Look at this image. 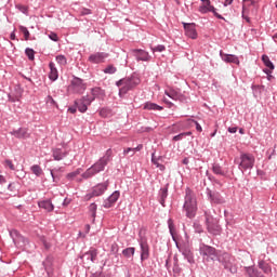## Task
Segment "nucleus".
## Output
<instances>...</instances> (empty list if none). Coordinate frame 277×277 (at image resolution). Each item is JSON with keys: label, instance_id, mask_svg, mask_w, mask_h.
Instances as JSON below:
<instances>
[{"label": "nucleus", "instance_id": "obj_50", "mask_svg": "<svg viewBox=\"0 0 277 277\" xmlns=\"http://www.w3.org/2000/svg\"><path fill=\"white\" fill-rule=\"evenodd\" d=\"M199 12L202 13V14H206V13L211 12V11L207 6L200 5Z\"/></svg>", "mask_w": 277, "mask_h": 277}, {"label": "nucleus", "instance_id": "obj_47", "mask_svg": "<svg viewBox=\"0 0 277 277\" xmlns=\"http://www.w3.org/2000/svg\"><path fill=\"white\" fill-rule=\"evenodd\" d=\"M151 51L154 53L156 52L162 53L163 51H166V45H156V48H151Z\"/></svg>", "mask_w": 277, "mask_h": 277}, {"label": "nucleus", "instance_id": "obj_36", "mask_svg": "<svg viewBox=\"0 0 277 277\" xmlns=\"http://www.w3.org/2000/svg\"><path fill=\"white\" fill-rule=\"evenodd\" d=\"M187 135H192V132H183L173 136V142H181V140H183V137H187Z\"/></svg>", "mask_w": 277, "mask_h": 277}, {"label": "nucleus", "instance_id": "obj_49", "mask_svg": "<svg viewBox=\"0 0 277 277\" xmlns=\"http://www.w3.org/2000/svg\"><path fill=\"white\" fill-rule=\"evenodd\" d=\"M49 37H50V39H51L52 41H54V42H57V41H58V36H57V34H55V32H51V34L49 35Z\"/></svg>", "mask_w": 277, "mask_h": 277}, {"label": "nucleus", "instance_id": "obj_28", "mask_svg": "<svg viewBox=\"0 0 277 277\" xmlns=\"http://www.w3.org/2000/svg\"><path fill=\"white\" fill-rule=\"evenodd\" d=\"M202 5L207 6L214 14V16L217 17L219 19H224V17L221 14L215 12V9L213 5H211L210 0H209V4H208V2H203Z\"/></svg>", "mask_w": 277, "mask_h": 277}, {"label": "nucleus", "instance_id": "obj_31", "mask_svg": "<svg viewBox=\"0 0 277 277\" xmlns=\"http://www.w3.org/2000/svg\"><path fill=\"white\" fill-rule=\"evenodd\" d=\"M164 93H166V95H168L169 97H171L174 101L181 100V94H179L177 91L170 90V91H166Z\"/></svg>", "mask_w": 277, "mask_h": 277}, {"label": "nucleus", "instance_id": "obj_48", "mask_svg": "<svg viewBox=\"0 0 277 277\" xmlns=\"http://www.w3.org/2000/svg\"><path fill=\"white\" fill-rule=\"evenodd\" d=\"M115 203H113V201L108 198L106 200H104V208L106 209H110L111 207H114Z\"/></svg>", "mask_w": 277, "mask_h": 277}, {"label": "nucleus", "instance_id": "obj_60", "mask_svg": "<svg viewBox=\"0 0 277 277\" xmlns=\"http://www.w3.org/2000/svg\"><path fill=\"white\" fill-rule=\"evenodd\" d=\"M21 11H22L23 13H25V12H27V8H26V6H22Z\"/></svg>", "mask_w": 277, "mask_h": 277}, {"label": "nucleus", "instance_id": "obj_6", "mask_svg": "<svg viewBox=\"0 0 277 277\" xmlns=\"http://www.w3.org/2000/svg\"><path fill=\"white\" fill-rule=\"evenodd\" d=\"M219 262H221L226 269H229L232 273H236L237 268L234 267L235 259L230 256L228 253H224L223 255H219L217 259Z\"/></svg>", "mask_w": 277, "mask_h": 277}, {"label": "nucleus", "instance_id": "obj_40", "mask_svg": "<svg viewBox=\"0 0 277 277\" xmlns=\"http://www.w3.org/2000/svg\"><path fill=\"white\" fill-rule=\"evenodd\" d=\"M19 30L24 35L25 40L26 41L29 40V36H30L29 29H27V27L25 26H19Z\"/></svg>", "mask_w": 277, "mask_h": 277}, {"label": "nucleus", "instance_id": "obj_10", "mask_svg": "<svg viewBox=\"0 0 277 277\" xmlns=\"http://www.w3.org/2000/svg\"><path fill=\"white\" fill-rule=\"evenodd\" d=\"M107 57L108 54H105V52H96L95 54H91L89 61L93 64H100L104 63Z\"/></svg>", "mask_w": 277, "mask_h": 277}, {"label": "nucleus", "instance_id": "obj_5", "mask_svg": "<svg viewBox=\"0 0 277 277\" xmlns=\"http://www.w3.org/2000/svg\"><path fill=\"white\" fill-rule=\"evenodd\" d=\"M108 186H109L108 182H104V183H100V184L95 185L93 187V193L88 194L85 196V199L91 200L93 197L102 196L107 190Z\"/></svg>", "mask_w": 277, "mask_h": 277}, {"label": "nucleus", "instance_id": "obj_7", "mask_svg": "<svg viewBox=\"0 0 277 277\" xmlns=\"http://www.w3.org/2000/svg\"><path fill=\"white\" fill-rule=\"evenodd\" d=\"M69 90L74 93L82 94L87 90V85L80 78H74L69 85Z\"/></svg>", "mask_w": 277, "mask_h": 277}, {"label": "nucleus", "instance_id": "obj_64", "mask_svg": "<svg viewBox=\"0 0 277 277\" xmlns=\"http://www.w3.org/2000/svg\"><path fill=\"white\" fill-rule=\"evenodd\" d=\"M111 249H113V251H115V249H117V245L111 246Z\"/></svg>", "mask_w": 277, "mask_h": 277}, {"label": "nucleus", "instance_id": "obj_38", "mask_svg": "<svg viewBox=\"0 0 277 277\" xmlns=\"http://www.w3.org/2000/svg\"><path fill=\"white\" fill-rule=\"evenodd\" d=\"M120 197V192L119 190H115L109 197L108 199H110V202L116 203L118 201Z\"/></svg>", "mask_w": 277, "mask_h": 277}, {"label": "nucleus", "instance_id": "obj_33", "mask_svg": "<svg viewBox=\"0 0 277 277\" xmlns=\"http://www.w3.org/2000/svg\"><path fill=\"white\" fill-rule=\"evenodd\" d=\"M134 253H135V248H127V249L122 250V255L124 258H131L134 255Z\"/></svg>", "mask_w": 277, "mask_h": 277}, {"label": "nucleus", "instance_id": "obj_23", "mask_svg": "<svg viewBox=\"0 0 277 277\" xmlns=\"http://www.w3.org/2000/svg\"><path fill=\"white\" fill-rule=\"evenodd\" d=\"M224 61L226 63L240 64L238 56H235L234 54H226V56H224Z\"/></svg>", "mask_w": 277, "mask_h": 277}, {"label": "nucleus", "instance_id": "obj_43", "mask_svg": "<svg viewBox=\"0 0 277 277\" xmlns=\"http://www.w3.org/2000/svg\"><path fill=\"white\" fill-rule=\"evenodd\" d=\"M47 105L50 107H58L57 103L53 100L52 96H48L47 97Z\"/></svg>", "mask_w": 277, "mask_h": 277}, {"label": "nucleus", "instance_id": "obj_21", "mask_svg": "<svg viewBox=\"0 0 277 277\" xmlns=\"http://www.w3.org/2000/svg\"><path fill=\"white\" fill-rule=\"evenodd\" d=\"M208 230L213 235V236H219L221 228L220 225H217V223H210V221H208Z\"/></svg>", "mask_w": 277, "mask_h": 277}, {"label": "nucleus", "instance_id": "obj_25", "mask_svg": "<svg viewBox=\"0 0 277 277\" xmlns=\"http://www.w3.org/2000/svg\"><path fill=\"white\" fill-rule=\"evenodd\" d=\"M151 163L156 166V168H158L161 172L166 171V166L159 162V159L155 157V154L151 155Z\"/></svg>", "mask_w": 277, "mask_h": 277}, {"label": "nucleus", "instance_id": "obj_9", "mask_svg": "<svg viewBox=\"0 0 277 277\" xmlns=\"http://www.w3.org/2000/svg\"><path fill=\"white\" fill-rule=\"evenodd\" d=\"M116 85L119 87V95L126 94L128 91L132 90L130 85V78L121 79L116 82Z\"/></svg>", "mask_w": 277, "mask_h": 277}, {"label": "nucleus", "instance_id": "obj_24", "mask_svg": "<svg viewBox=\"0 0 277 277\" xmlns=\"http://www.w3.org/2000/svg\"><path fill=\"white\" fill-rule=\"evenodd\" d=\"M168 226L173 240L176 241L175 225L172 219H169Z\"/></svg>", "mask_w": 277, "mask_h": 277}, {"label": "nucleus", "instance_id": "obj_55", "mask_svg": "<svg viewBox=\"0 0 277 277\" xmlns=\"http://www.w3.org/2000/svg\"><path fill=\"white\" fill-rule=\"evenodd\" d=\"M196 129H197V131H199V132L202 131V128H201V126H200L198 122H196Z\"/></svg>", "mask_w": 277, "mask_h": 277}, {"label": "nucleus", "instance_id": "obj_11", "mask_svg": "<svg viewBox=\"0 0 277 277\" xmlns=\"http://www.w3.org/2000/svg\"><path fill=\"white\" fill-rule=\"evenodd\" d=\"M132 53L137 61H142V62L150 61L149 53L145 52V50H132Z\"/></svg>", "mask_w": 277, "mask_h": 277}, {"label": "nucleus", "instance_id": "obj_37", "mask_svg": "<svg viewBox=\"0 0 277 277\" xmlns=\"http://www.w3.org/2000/svg\"><path fill=\"white\" fill-rule=\"evenodd\" d=\"M129 83H130V87H131V90H132L141 83V80H140V78L132 77V78L129 79Z\"/></svg>", "mask_w": 277, "mask_h": 277}, {"label": "nucleus", "instance_id": "obj_42", "mask_svg": "<svg viewBox=\"0 0 277 277\" xmlns=\"http://www.w3.org/2000/svg\"><path fill=\"white\" fill-rule=\"evenodd\" d=\"M56 62L62 65L65 66L67 64V58L66 56H63L62 54L60 56H56Z\"/></svg>", "mask_w": 277, "mask_h": 277}, {"label": "nucleus", "instance_id": "obj_14", "mask_svg": "<svg viewBox=\"0 0 277 277\" xmlns=\"http://www.w3.org/2000/svg\"><path fill=\"white\" fill-rule=\"evenodd\" d=\"M262 62H264V66H266V68L268 69H264V72L266 75H268V78H272L271 74L273 72V70L275 69L274 64L271 62L269 57L266 56V54H264L262 56Z\"/></svg>", "mask_w": 277, "mask_h": 277}, {"label": "nucleus", "instance_id": "obj_58", "mask_svg": "<svg viewBox=\"0 0 277 277\" xmlns=\"http://www.w3.org/2000/svg\"><path fill=\"white\" fill-rule=\"evenodd\" d=\"M5 182V177L3 175H0V183H4Z\"/></svg>", "mask_w": 277, "mask_h": 277}, {"label": "nucleus", "instance_id": "obj_30", "mask_svg": "<svg viewBox=\"0 0 277 277\" xmlns=\"http://www.w3.org/2000/svg\"><path fill=\"white\" fill-rule=\"evenodd\" d=\"M247 274H248V277H263V275L259 271L254 269L253 267L247 268Z\"/></svg>", "mask_w": 277, "mask_h": 277}, {"label": "nucleus", "instance_id": "obj_19", "mask_svg": "<svg viewBox=\"0 0 277 277\" xmlns=\"http://www.w3.org/2000/svg\"><path fill=\"white\" fill-rule=\"evenodd\" d=\"M38 206L47 212H52L54 210V206L52 205L51 200L39 201Z\"/></svg>", "mask_w": 277, "mask_h": 277}, {"label": "nucleus", "instance_id": "obj_34", "mask_svg": "<svg viewBox=\"0 0 277 277\" xmlns=\"http://www.w3.org/2000/svg\"><path fill=\"white\" fill-rule=\"evenodd\" d=\"M31 171H32V173H34L36 176H38V177L43 174L42 169H41L40 166H38V164H34V166L31 167Z\"/></svg>", "mask_w": 277, "mask_h": 277}, {"label": "nucleus", "instance_id": "obj_8", "mask_svg": "<svg viewBox=\"0 0 277 277\" xmlns=\"http://www.w3.org/2000/svg\"><path fill=\"white\" fill-rule=\"evenodd\" d=\"M185 29V36L195 40L198 37V34L196 31V24L195 23H182Z\"/></svg>", "mask_w": 277, "mask_h": 277}, {"label": "nucleus", "instance_id": "obj_52", "mask_svg": "<svg viewBox=\"0 0 277 277\" xmlns=\"http://www.w3.org/2000/svg\"><path fill=\"white\" fill-rule=\"evenodd\" d=\"M107 110L106 109H102V110H100V116H102V117H106L107 116Z\"/></svg>", "mask_w": 277, "mask_h": 277}, {"label": "nucleus", "instance_id": "obj_15", "mask_svg": "<svg viewBox=\"0 0 277 277\" xmlns=\"http://www.w3.org/2000/svg\"><path fill=\"white\" fill-rule=\"evenodd\" d=\"M92 96L87 95L88 104H91L95 98L103 97L105 92L101 88H94L91 90Z\"/></svg>", "mask_w": 277, "mask_h": 277}, {"label": "nucleus", "instance_id": "obj_57", "mask_svg": "<svg viewBox=\"0 0 277 277\" xmlns=\"http://www.w3.org/2000/svg\"><path fill=\"white\" fill-rule=\"evenodd\" d=\"M89 14H91L90 10H89V9H85V10L83 11V15H89Z\"/></svg>", "mask_w": 277, "mask_h": 277}, {"label": "nucleus", "instance_id": "obj_53", "mask_svg": "<svg viewBox=\"0 0 277 277\" xmlns=\"http://www.w3.org/2000/svg\"><path fill=\"white\" fill-rule=\"evenodd\" d=\"M228 132L229 133H236L237 132V128H228Z\"/></svg>", "mask_w": 277, "mask_h": 277}, {"label": "nucleus", "instance_id": "obj_3", "mask_svg": "<svg viewBox=\"0 0 277 277\" xmlns=\"http://www.w3.org/2000/svg\"><path fill=\"white\" fill-rule=\"evenodd\" d=\"M235 162L238 163L239 170L247 171L252 170L255 163V157L252 154L241 153L240 158H236Z\"/></svg>", "mask_w": 277, "mask_h": 277}, {"label": "nucleus", "instance_id": "obj_32", "mask_svg": "<svg viewBox=\"0 0 277 277\" xmlns=\"http://www.w3.org/2000/svg\"><path fill=\"white\" fill-rule=\"evenodd\" d=\"M83 172L81 168H78L76 171L70 172L67 174V180L72 181L75 180L78 175H80Z\"/></svg>", "mask_w": 277, "mask_h": 277}, {"label": "nucleus", "instance_id": "obj_13", "mask_svg": "<svg viewBox=\"0 0 277 277\" xmlns=\"http://www.w3.org/2000/svg\"><path fill=\"white\" fill-rule=\"evenodd\" d=\"M11 135H14L17 140H27L30 136L29 132L25 128L12 131Z\"/></svg>", "mask_w": 277, "mask_h": 277}, {"label": "nucleus", "instance_id": "obj_17", "mask_svg": "<svg viewBox=\"0 0 277 277\" xmlns=\"http://www.w3.org/2000/svg\"><path fill=\"white\" fill-rule=\"evenodd\" d=\"M97 254H98L97 250L92 248V249H91L89 252H87L81 259H82L83 261H87V262L91 261V262L93 263V262L96 261Z\"/></svg>", "mask_w": 277, "mask_h": 277}, {"label": "nucleus", "instance_id": "obj_41", "mask_svg": "<svg viewBox=\"0 0 277 277\" xmlns=\"http://www.w3.org/2000/svg\"><path fill=\"white\" fill-rule=\"evenodd\" d=\"M117 72V68L114 65H109L106 69H104V74L114 75Z\"/></svg>", "mask_w": 277, "mask_h": 277}, {"label": "nucleus", "instance_id": "obj_59", "mask_svg": "<svg viewBox=\"0 0 277 277\" xmlns=\"http://www.w3.org/2000/svg\"><path fill=\"white\" fill-rule=\"evenodd\" d=\"M43 245H44V247H45L47 249H49V248H50V245H49V243H47V241H45V240H43Z\"/></svg>", "mask_w": 277, "mask_h": 277}, {"label": "nucleus", "instance_id": "obj_35", "mask_svg": "<svg viewBox=\"0 0 277 277\" xmlns=\"http://www.w3.org/2000/svg\"><path fill=\"white\" fill-rule=\"evenodd\" d=\"M89 211L92 214L93 221H95L96 217V211H97V205L95 202H92L89 207Z\"/></svg>", "mask_w": 277, "mask_h": 277}, {"label": "nucleus", "instance_id": "obj_16", "mask_svg": "<svg viewBox=\"0 0 277 277\" xmlns=\"http://www.w3.org/2000/svg\"><path fill=\"white\" fill-rule=\"evenodd\" d=\"M209 198L212 203L223 205L225 202L224 198L217 192L209 190Z\"/></svg>", "mask_w": 277, "mask_h": 277}, {"label": "nucleus", "instance_id": "obj_63", "mask_svg": "<svg viewBox=\"0 0 277 277\" xmlns=\"http://www.w3.org/2000/svg\"><path fill=\"white\" fill-rule=\"evenodd\" d=\"M202 3H208L209 5V0H201Z\"/></svg>", "mask_w": 277, "mask_h": 277}, {"label": "nucleus", "instance_id": "obj_46", "mask_svg": "<svg viewBox=\"0 0 277 277\" xmlns=\"http://www.w3.org/2000/svg\"><path fill=\"white\" fill-rule=\"evenodd\" d=\"M4 164H5V167H8L11 171L16 170V168L14 167L13 161L10 160V159H6V160L4 161Z\"/></svg>", "mask_w": 277, "mask_h": 277}, {"label": "nucleus", "instance_id": "obj_26", "mask_svg": "<svg viewBox=\"0 0 277 277\" xmlns=\"http://www.w3.org/2000/svg\"><path fill=\"white\" fill-rule=\"evenodd\" d=\"M259 266L264 273L269 274L272 273V267L263 260H260Z\"/></svg>", "mask_w": 277, "mask_h": 277}, {"label": "nucleus", "instance_id": "obj_45", "mask_svg": "<svg viewBox=\"0 0 277 277\" xmlns=\"http://www.w3.org/2000/svg\"><path fill=\"white\" fill-rule=\"evenodd\" d=\"M167 197H168V188H162L161 189V205H164Z\"/></svg>", "mask_w": 277, "mask_h": 277}, {"label": "nucleus", "instance_id": "obj_1", "mask_svg": "<svg viewBox=\"0 0 277 277\" xmlns=\"http://www.w3.org/2000/svg\"><path fill=\"white\" fill-rule=\"evenodd\" d=\"M183 211L186 214V217L194 219L197 212V200L194 195V192L189 188H186V194L184 197Z\"/></svg>", "mask_w": 277, "mask_h": 277}, {"label": "nucleus", "instance_id": "obj_54", "mask_svg": "<svg viewBox=\"0 0 277 277\" xmlns=\"http://www.w3.org/2000/svg\"><path fill=\"white\" fill-rule=\"evenodd\" d=\"M234 0H225L224 6H228L233 3Z\"/></svg>", "mask_w": 277, "mask_h": 277}, {"label": "nucleus", "instance_id": "obj_61", "mask_svg": "<svg viewBox=\"0 0 277 277\" xmlns=\"http://www.w3.org/2000/svg\"><path fill=\"white\" fill-rule=\"evenodd\" d=\"M69 111L75 114L77 110L75 108H69Z\"/></svg>", "mask_w": 277, "mask_h": 277}, {"label": "nucleus", "instance_id": "obj_51", "mask_svg": "<svg viewBox=\"0 0 277 277\" xmlns=\"http://www.w3.org/2000/svg\"><path fill=\"white\" fill-rule=\"evenodd\" d=\"M91 277H106V276L102 273H95Z\"/></svg>", "mask_w": 277, "mask_h": 277}, {"label": "nucleus", "instance_id": "obj_12", "mask_svg": "<svg viewBox=\"0 0 277 277\" xmlns=\"http://www.w3.org/2000/svg\"><path fill=\"white\" fill-rule=\"evenodd\" d=\"M140 247H141V261L148 260L150 255L148 243L146 241H141Z\"/></svg>", "mask_w": 277, "mask_h": 277}, {"label": "nucleus", "instance_id": "obj_62", "mask_svg": "<svg viewBox=\"0 0 277 277\" xmlns=\"http://www.w3.org/2000/svg\"><path fill=\"white\" fill-rule=\"evenodd\" d=\"M189 162V160H187V158H185L184 160H183V163L184 164H187Z\"/></svg>", "mask_w": 277, "mask_h": 277}, {"label": "nucleus", "instance_id": "obj_39", "mask_svg": "<svg viewBox=\"0 0 277 277\" xmlns=\"http://www.w3.org/2000/svg\"><path fill=\"white\" fill-rule=\"evenodd\" d=\"M212 171L216 175H222V176L224 175V171L221 169L220 164L214 163Z\"/></svg>", "mask_w": 277, "mask_h": 277}, {"label": "nucleus", "instance_id": "obj_22", "mask_svg": "<svg viewBox=\"0 0 277 277\" xmlns=\"http://www.w3.org/2000/svg\"><path fill=\"white\" fill-rule=\"evenodd\" d=\"M49 67H50V75H49V78L52 80V81H55V80H57V78H58V71H57V69L55 68V65H54V63H50L49 64Z\"/></svg>", "mask_w": 277, "mask_h": 277}, {"label": "nucleus", "instance_id": "obj_20", "mask_svg": "<svg viewBox=\"0 0 277 277\" xmlns=\"http://www.w3.org/2000/svg\"><path fill=\"white\" fill-rule=\"evenodd\" d=\"M142 149H143V145H142V144L137 145V146L134 147V148L128 147V148L123 149V157L129 156L130 153H131V157H134V155H135L137 151H141Z\"/></svg>", "mask_w": 277, "mask_h": 277}, {"label": "nucleus", "instance_id": "obj_4", "mask_svg": "<svg viewBox=\"0 0 277 277\" xmlns=\"http://www.w3.org/2000/svg\"><path fill=\"white\" fill-rule=\"evenodd\" d=\"M200 253L203 258L207 256L206 258L207 261H210V260L215 261V260H219V258H220L219 252L214 248L206 246V245H202L200 247Z\"/></svg>", "mask_w": 277, "mask_h": 277}, {"label": "nucleus", "instance_id": "obj_2", "mask_svg": "<svg viewBox=\"0 0 277 277\" xmlns=\"http://www.w3.org/2000/svg\"><path fill=\"white\" fill-rule=\"evenodd\" d=\"M110 156H104L97 160L92 167H90L84 173H82L83 180H90L96 174L103 172L105 167L109 163Z\"/></svg>", "mask_w": 277, "mask_h": 277}, {"label": "nucleus", "instance_id": "obj_18", "mask_svg": "<svg viewBox=\"0 0 277 277\" xmlns=\"http://www.w3.org/2000/svg\"><path fill=\"white\" fill-rule=\"evenodd\" d=\"M76 105L81 113H85L88 110V96L82 97L81 100L76 101Z\"/></svg>", "mask_w": 277, "mask_h": 277}, {"label": "nucleus", "instance_id": "obj_29", "mask_svg": "<svg viewBox=\"0 0 277 277\" xmlns=\"http://www.w3.org/2000/svg\"><path fill=\"white\" fill-rule=\"evenodd\" d=\"M66 157L65 153H62V150L56 149L53 151V158L55 161H61Z\"/></svg>", "mask_w": 277, "mask_h": 277}, {"label": "nucleus", "instance_id": "obj_27", "mask_svg": "<svg viewBox=\"0 0 277 277\" xmlns=\"http://www.w3.org/2000/svg\"><path fill=\"white\" fill-rule=\"evenodd\" d=\"M144 109H147V110H162L163 107L155 104V103H146L144 105Z\"/></svg>", "mask_w": 277, "mask_h": 277}, {"label": "nucleus", "instance_id": "obj_44", "mask_svg": "<svg viewBox=\"0 0 277 277\" xmlns=\"http://www.w3.org/2000/svg\"><path fill=\"white\" fill-rule=\"evenodd\" d=\"M26 55L27 57L30 60V61H34L35 60V52L34 50H30V48H26Z\"/></svg>", "mask_w": 277, "mask_h": 277}, {"label": "nucleus", "instance_id": "obj_56", "mask_svg": "<svg viewBox=\"0 0 277 277\" xmlns=\"http://www.w3.org/2000/svg\"><path fill=\"white\" fill-rule=\"evenodd\" d=\"M11 40H16V34L13 31V32H11Z\"/></svg>", "mask_w": 277, "mask_h": 277}]
</instances>
